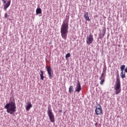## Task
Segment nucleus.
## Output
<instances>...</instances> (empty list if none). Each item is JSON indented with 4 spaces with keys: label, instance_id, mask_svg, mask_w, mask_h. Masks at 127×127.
Segmentation results:
<instances>
[{
    "label": "nucleus",
    "instance_id": "20e7f679",
    "mask_svg": "<svg viewBox=\"0 0 127 127\" xmlns=\"http://www.w3.org/2000/svg\"><path fill=\"white\" fill-rule=\"evenodd\" d=\"M94 41V37L92 34H89L86 37V44L87 45L92 44Z\"/></svg>",
    "mask_w": 127,
    "mask_h": 127
},
{
    "label": "nucleus",
    "instance_id": "dca6fc26",
    "mask_svg": "<svg viewBox=\"0 0 127 127\" xmlns=\"http://www.w3.org/2000/svg\"><path fill=\"white\" fill-rule=\"evenodd\" d=\"M106 74V70L104 69L103 70V72L101 75V77H100V80H102V78L104 77V75Z\"/></svg>",
    "mask_w": 127,
    "mask_h": 127
},
{
    "label": "nucleus",
    "instance_id": "423d86ee",
    "mask_svg": "<svg viewBox=\"0 0 127 127\" xmlns=\"http://www.w3.org/2000/svg\"><path fill=\"white\" fill-rule=\"evenodd\" d=\"M95 112L97 116H99V115H101L102 114V110L101 105L99 104L97 105Z\"/></svg>",
    "mask_w": 127,
    "mask_h": 127
},
{
    "label": "nucleus",
    "instance_id": "a211bd4d",
    "mask_svg": "<svg viewBox=\"0 0 127 127\" xmlns=\"http://www.w3.org/2000/svg\"><path fill=\"white\" fill-rule=\"evenodd\" d=\"M105 34H106V29H104L102 30V37H104Z\"/></svg>",
    "mask_w": 127,
    "mask_h": 127
},
{
    "label": "nucleus",
    "instance_id": "2eb2a0df",
    "mask_svg": "<svg viewBox=\"0 0 127 127\" xmlns=\"http://www.w3.org/2000/svg\"><path fill=\"white\" fill-rule=\"evenodd\" d=\"M41 73L40 74V77H41V80H44V76H43V71H42V70L40 71Z\"/></svg>",
    "mask_w": 127,
    "mask_h": 127
},
{
    "label": "nucleus",
    "instance_id": "6ab92c4d",
    "mask_svg": "<svg viewBox=\"0 0 127 127\" xmlns=\"http://www.w3.org/2000/svg\"><path fill=\"white\" fill-rule=\"evenodd\" d=\"M70 56H71V55L70 54V53H67L65 55V59H67V58H69Z\"/></svg>",
    "mask_w": 127,
    "mask_h": 127
},
{
    "label": "nucleus",
    "instance_id": "4be33fe9",
    "mask_svg": "<svg viewBox=\"0 0 127 127\" xmlns=\"http://www.w3.org/2000/svg\"><path fill=\"white\" fill-rule=\"evenodd\" d=\"M2 1L3 3H5V0H2Z\"/></svg>",
    "mask_w": 127,
    "mask_h": 127
},
{
    "label": "nucleus",
    "instance_id": "ddd939ff",
    "mask_svg": "<svg viewBox=\"0 0 127 127\" xmlns=\"http://www.w3.org/2000/svg\"><path fill=\"white\" fill-rule=\"evenodd\" d=\"M121 78L124 79V78H126V72H124V71L121 72V74L120 75Z\"/></svg>",
    "mask_w": 127,
    "mask_h": 127
},
{
    "label": "nucleus",
    "instance_id": "f8f14e48",
    "mask_svg": "<svg viewBox=\"0 0 127 127\" xmlns=\"http://www.w3.org/2000/svg\"><path fill=\"white\" fill-rule=\"evenodd\" d=\"M36 12L37 14H40V13H42V11L41 10V8H37L36 10Z\"/></svg>",
    "mask_w": 127,
    "mask_h": 127
},
{
    "label": "nucleus",
    "instance_id": "f257e3e1",
    "mask_svg": "<svg viewBox=\"0 0 127 127\" xmlns=\"http://www.w3.org/2000/svg\"><path fill=\"white\" fill-rule=\"evenodd\" d=\"M69 17L65 20H64L61 28V36L63 39L66 40L67 39V35H68V29L69 25Z\"/></svg>",
    "mask_w": 127,
    "mask_h": 127
},
{
    "label": "nucleus",
    "instance_id": "39448f33",
    "mask_svg": "<svg viewBox=\"0 0 127 127\" xmlns=\"http://www.w3.org/2000/svg\"><path fill=\"white\" fill-rule=\"evenodd\" d=\"M48 115L51 123H54L55 122V118H54V114L52 113V111L50 109L48 110Z\"/></svg>",
    "mask_w": 127,
    "mask_h": 127
},
{
    "label": "nucleus",
    "instance_id": "6e6552de",
    "mask_svg": "<svg viewBox=\"0 0 127 127\" xmlns=\"http://www.w3.org/2000/svg\"><path fill=\"white\" fill-rule=\"evenodd\" d=\"M46 67L47 68V71L48 72V74L49 75V77L50 79H52V74L51 73V67H50V66H47Z\"/></svg>",
    "mask_w": 127,
    "mask_h": 127
},
{
    "label": "nucleus",
    "instance_id": "f3484780",
    "mask_svg": "<svg viewBox=\"0 0 127 127\" xmlns=\"http://www.w3.org/2000/svg\"><path fill=\"white\" fill-rule=\"evenodd\" d=\"M125 68H126V65H123L120 67V69L122 72H124V70H125Z\"/></svg>",
    "mask_w": 127,
    "mask_h": 127
},
{
    "label": "nucleus",
    "instance_id": "7ed1b4c3",
    "mask_svg": "<svg viewBox=\"0 0 127 127\" xmlns=\"http://www.w3.org/2000/svg\"><path fill=\"white\" fill-rule=\"evenodd\" d=\"M115 94L116 95H118L121 93V91L122 89H121V81L120 80V78L119 77L117 78L116 84H115Z\"/></svg>",
    "mask_w": 127,
    "mask_h": 127
},
{
    "label": "nucleus",
    "instance_id": "5701e85b",
    "mask_svg": "<svg viewBox=\"0 0 127 127\" xmlns=\"http://www.w3.org/2000/svg\"><path fill=\"white\" fill-rule=\"evenodd\" d=\"M97 125H98V124H97V123H96V124H95V126H97Z\"/></svg>",
    "mask_w": 127,
    "mask_h": 127
},
{
    "label": "nucleus",
    "instance_id": "9d476101",
    "mask_svg": "<svg viewBox=\"0 0 127 127\" xmlns=\"http://www.w3.org/2000/svg\"><path fill=\"white\" fill-rule=\"evenodd\" d=\"M84 17L85 19V20L87 21H90V18H89V13L88 12H85L84 14Z\"/></svg>",
    "mask_w": 127,
    "mask_h": 127
},
{
    "label": "nucleus",
    "instance_id": "4468645a",
    "mask_svg": "<svg viewBox=\"0 0 127 127\" xmlns=\"http://www.w3.org/2000/svg\"><path fill=\"white\" fill-rule=\"evenodd\" d=\"M69 93H73L74 89H73V86H70L68 90Z\"/></svg>",
    "mask_w": 127,
    "mask_h": 127
},
{
    "label": "nucleus",
    "instance_id": "0eeeda50",
    "mask_svg": "<svg viewBox=\"0 0 127 127\" xmlns=\"http://www.w3.org/2000/svg\"><path fill=\"white\" fill-rule=\"evenodd\" d=\"M81 90H82L81 84L80 83V82L78 81V83L76 84L75 92H77V93H80V91H81Z\"/></svg>",
    "mask_w": 127,
    "mask_h": 127
},
{
    "label": "nucleus",
    "instance_id": "b1692460",
    "mask_svg": "<svg viewBox=\"0 0 127 127\" xmlns=\"http://www.w3.org/2000/svg\"><path fill=\"white\" fill-rule=\"evenodd\" d=\"M50 44H51V42L50 43Z\"/></svg>",
    "mask_w": 127,
    "mask_h": 127
},
{
    "label": "nucleus",
    "instance_id": "aec40b11",
    "mask_svg": "<svg viewBox=\"0 0 127 127\" xmlns=\"http://www.w3.org/2000/svg\"><path fill=\"white\" fill-rule=\"evenodd\" d=\"M105 82V78H103V79L101 80L100 81V85H103L104 84V82Z\"/></svg>",
    "mask_w": 127,
    "mask_h": 127
},
{
    "label": "nucleus",
    "instance_id": "1a4fd4ad",
    "mask_svg": "<svg viewBox=\"0 0 127 127\" xmlns=\"http://www.w3.org/2000/svg\"><path fill=\"white\" fill-rule=\"evenodd\" d=\"M10 0L9 1H8L6 3L3 5V10H5V11H6V9L8 8L9 7V5H10Z\"/></svg>",
    "mask_w": 127,
    "mask_h": 127
},
{
    "label": "nucleus",
    "instance_id": "9b49d317",
    "mask_svg": "<svg viewBox=\"0 0 127 127\" xmlns=\"http://www.w3.org/2000/svg\"><path fill=\"white\" fill-rule=\"evenodd\" d=\"M32 107V105H31V103L28 102L27 105L26 106V110L28 111L29 110H30V108Z\"/></svg>",
    "mask_w": 127,
    "mask_h": 127
},
{
    "label": "nucleus",
    "instance_id": "f03ea898",
    "mask_svg": "<svg viewBox=\"0 0 127 127\" xmlns=\"http://www.w3.org/2000/svg\"><path fill=\"white\" fill-rule=\"evenodd\" d=\"M4 108L6 109V112L8 114L13 115L16 112V105L14 100L6 104L4 106Z\"/></svg>",
    "mask_w": 127,
    "mask_h": 127
},
{
    "label": "nucleus",
    "instance_id": "412c9836",
    "mask_svg": "<svg viewBox=\"0 0 127 127\" xmlns=\"http://www.w3.org/2000/svg\"><path fill=\"white\" fill-rule=\"evenodd\" d=\"M5 18H7V13H5L4 15Z\"/></svg>",
    "mask_w": 127,
    "mask_h": 127
}]
</instances>
